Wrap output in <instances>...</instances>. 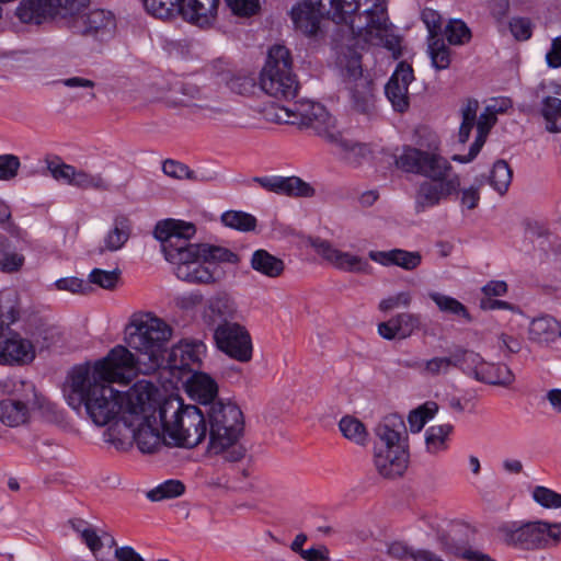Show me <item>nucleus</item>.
Returning a JSON list of instances; mask_svg holds the SVG:
<instances>
[{
    "mask_svg": "<svg viewBox=\"0 0 561 561\" xmlns=\"http://www.w3.org/2000/svg\"><path fill=\"white\" fill-rule=\"evenodd\" d=\"M136 364L135 355L127 347L116 345L104 358L96 360L93 367L88 364L75 367L70 375L69 405L75 410L83 405L98 426L106 425L118 415L123 421L127 391L122 393L111 383H129L130 377L127 374Z\"/></svg>",
    "mask_w": 561,
    "mask_h": 561,
    "instance_id": "1",
    "label": "nucleus"
},
{
    "mask_svg": "<svg viewBox=\"0 0 561 561\" xmlns=\"http://www.w3.org/2000/svg\"><path fill=\"white\" fill-rule=\"evenodd\" d=\"M325 14L336 24H345L354 38L365 42L387 30V8L381 0H302L289 11L294 28L309 38L322 35Z\"/></svg>",
    "mask_w": 561,
    "mask_h": 561,
    "instance_id": "2",
    "label": "nucleus"
},
{
    "mask_svg": "<svg viewBox=\"0 0 561 561\" xmlns=\"http://www.w3.org/2000/svg\"><path fill=\"white\" fill-rule=\"evenodd\" d=\"M196 233L192 222L168 218L156 224L153 237L160 242L164 259L175 266V275L187 283L209 284L214 273L204 264L237 263L231 250L208 243H192Z\"/></svg>",
    "mask_w": 561,
    "mask_h": 561,
    "instance_id": "3",
    "label": "nucleus"
},
{
    "mask_svg": "<svg viewBox=\"0 0 561 561\" xmlns=\"http://www.w3.org/2000/svg\"><path fill=\"white\" fill-rule=\"evenodd\" d=\"M157 390L150 382H137L127 391L124 424L133 431L142 453H154L160 446H172L158 415Z\"/></svg>",
    "mask_w": 561,
    "mask_h": 561,
    "instance_id": "4",
    "label": "nucleus"
},
{
    "mask_svg": "<svg viewBox=\"0 0 561 561\" xmlns=\"http://www.w3.org/2000/svg\"><path fill=\"white\" fill-rule=\"evenodd\" d=\"M158 415L163 432L173 446L193 448L207 436L206 410L186 405L178 396L163 399L158 404Z\"/></svg>",
    "mask_w": 561,
    "mask_h": 561,
    "instance_id": "5",
    "label": "nucleus"
},
{
    "mask_svg": "<svg viewBox=\"0 0 561 561\" xmlns=\"http://www.w3.org/2000/svg\"><path fill=\"white\" fill-rule=\"evenodd\" d=\"M378 442L374 447V465L387 479L401 477L409 463L408 431L398 414L385 416L375 427Z\"/></svg>",
    "mask_w": 561,
    "mask_h": 561,
    "instance_id": "6",
    "label": "nucleus"
},
{
    "mask_svg": "<svg viewBox=\"0 0 561 561\" xmlns=\"http://www.w3.org/2000/svg\"><path fill=\"white\" fill-rule=\"evenodd\" d=\"M499 539L513 548L522 550L546 549L556 546L561 537V524L543 520L504 522L496 527Z\"/></svg>",
    "mask_w": 561,
    "mask_h": 561,
    "instance_id": "7",
    "label": "nucleus"
},
{
    "mask_svg": "<svg viewBox=\"0 0 561 561\" xmlns=\"http://www.w3.org/2000/svg\"><path fill=\"white\" fill-rule=\"evenodd\" d=\"M266 119L277 124H291L312 128L318 135L333 139L334 119L327 108L313 101H296L288 106L272 105L265 111Z\"/></svg>",
    "mask_w": 561,
    "mask_h": 561,
    "instance_id": "8",
    "label": "nucleus"
},
{
    "mask_svg": "<svg viewBox=\"0 0 561 561\" xmlns=\"http://www.w3.org/2000/svg\"><path fill=\"white\" fill-rule=\"evenodd\" d=\"M125 333V341L130 348L148 356L152 364H158L172 335V329L163 320L146 313L134 317Z\"/></svg>",
    "mask_w": 561,
    "mask_h": 561,
    "instance_id": "9",
    "label": "nucleus"
},
{
    "mask_svg": "<svg viewBox=\"0 0 561 561\" xmlns=\"http://www.w3.org/2000/svg\"><path fill=\"white\" fill-rule=\"evenodd\" d=\"M290 51L283 45H274L268 49L264 68L261 71L262 90L278 100H290L296 96L299 84L291 69Z\"/></svg>",
    "mask_w": 561,
    "mask_h": 561,
    "instance_id": "10",
    "label": "nucleus"
},
{
    "mask_svg": "<svg viewBox=\"0 0 561 561\" xmlns=\"http://www.w3.org/2000/svg\"><path fill=\"white\" fill-rule=\"evenodd\" d=\"M209 435V449L213 453L225 450L237 443L244 430L242 411L234 403L214 402L206 409Z\"/></svg>",
    "mask_w": 561,
    "mask_h": 561,
    "instance_id": "11",
    "label": "nucleus"
},
{
    "mask_svg": "<svg viewBox=\"0 0 561 561\" xmlns=\"http://www.w3.org/2000/svg\"><path fill=\"white\" fill-rule=\"evenodd\" d=\"M479 102L474 99H469L461 107V124L458 131V140L460 144L468 141L471 130L477 126V136L473 144L469 148L467 154H455L453 160L460 163L471 162L481 151L485 144L486 137L491 128L495 125L499 113H504L505 107H496V105H488L484 111L477 118Z\"/></svg>",
    "mask_w": 561,
    "mask_h": 561,
    "instance_id": "12",
    "label": "nucleus"
},
{
    "mask_svg": "<svg viewBox=\"0 0 561 561\" xmlns=\"http://www.w3.org/2000/svg\"><path fill=\"white\" fill-rule=\"evenodd\" d=\"M144 5L158 19L182 15L184 20L204 26L215 20L219 0H144Z\"/></svg>",
    "mask_w": 561,
    "mask_h": 561,
    "instance_id": "13",
    "label": "nucleus"
},
{
    "mask_svg": "<svg viewBox=\"0 0 561 561\" xmlns=\"http://www.w3.org/2000/svg\"><path fill=\"white\" fill-rule=\"evenodd\" d=\"M437 150L438 141L436 139L432 140L430 151L404 147L402 153L396 159V164L404 172L419 174L432 181H446L456 173L453 172L449 161Z\"/></svg>",
    "mask_w": 561,
    "mask_h": 561,
    "instance_id": "14",
    "label": "nucleus"
},
{
    "mask_svg": "<svg viewBox=\"0 0 561 561\" xmlns=\"http://www.w3.org/2000/svg\"><path fill=\"white\" fill-rule=\"evenodd\" d=\"M16 398L0 401V421L11 427L20 426L27 422L30 410L42 409L43 402L38 397L35 386L31 381H12Z\"/></svg>",
    "mask_w": 561,
    "mask_h": 561,
    "instance_id": "15",
    "label": "nucleus"
},
{
    "mask_svg": "<svg viewBox=\"0 0 561 561\" xmlns=\"http://www.w3.org/2000/svg\"><path fill=\"white\" fill-rule=\"evenodd\" d=\"M217 347L229 357L247 363L252 358V341L249 332L234 322L220 323L214 332Z\"/></svg>",
    "mask_w": 561,
    "mask_h": 561,
    "instance_id": "16",
    "label": "nucleus"
},
{
    "mask_svg": "<svg viewBox=\"0 0 561 561\" xmlns=\"http://www.w3.org/2000/svg\"><path fill=\"white\" fill-rule=\"evenodd\" d=\"M73 34L106 41L113 37L116 30V18L112 11L94 9L68 22Z\"/></svg>",
    "mask_w": 561,
    "mask_h": 561,
    "instance_id": "17",
    "label": "nucleus"
},
{
    "mask_svg": "<svg viewBox=\"0 0 561 561\" xmlns=\"http://www.w3.org/2000/svg\"><path fill=\"white\" fill-rule=\"evenodd\" d=\"M311 247L314 249L317 254L337 270L348 273H371L373 267L366 259L350 252H343L334 248L328 240L316 238L311 241Z\"/></svg>",
    "mask_w": 561,
    "mask_h": 561,
    "instance_id": "18",
    "label": "nucleus"
},
{
    "mask_svg": "<svg viewBox=\"0 0 561 561\" xmlns=\"http://www.w3.org/2000/svg\"><path fill=\"white\" fill-rule=\"evenodd\" d=\"M460 187V178L453 174L451 179L446 181H425L420 184L415 195L416 213L425 211L428 208L437 206L442 201L446 199Z\"/></svg>",
    "mask_w": 561,
    "mask_h": 561,
    "instance_id": "19",
    "label": "nucleus"
},
{
    "mask_svg": "<svg viewBox=\"0 0 561 561\" xmlns=\"http://www.w3.org/2000/svg\"><path fill=\"white\" fill-rule=\"evenodd\" d=\"M205 345L201 341H181L174 345L168 356V367L175 375L179 373H196L202 365Z\"/></svg>",
    "mask_w": 561,
    "mask_h": 561,
    "instance_id": "20",
    "label": "nucleus"
},
{
    "mask_svg": "<svg viewBox=\"0 0 561 561\" xmlns=\"http://www.w3.org/2000/svg\"><path fill=\"white\" fill-rule=\"evenodd\" d=\"M413 69L405 61H400L385 87L387 99L397 112L403 113L409 107V85L413 81Z\"/></svg>",
    "mask_w": 561,
    "mask_h": 561,
    "instance_id": "21",
    "label": "nucleus"
},
{
    "mask_svg": "<svg viewBox=\"0 0 561 561\" xmlns=\"http://www.w3.org/2000/svg\"><path fill=\"white\" fill-rule=\"evenodd\" d=\"M263 188L290 197H312L316 190L298 176H256L253 179Z\"/></svg>",
    "mask_w": 561,
    "mask_h": 561,
    "instance_id": "22",
    "label": "nucleus"
},
{
    "mask_svg": "<svg viewBox=\"0 0 561 561\" xmlns=\"http://www.w3.org/2000/svg\"><path fill=\"white\" fill-rule=\"evenodd\" d=\"M422 316L414 312H400L391 317L388 321L378 324V333L388 341L405 340L413 335L415 331L421 330Z\"/></svg>",
    "mask_w": 561,
    "mask_h": 561,
    "instance_id": "23",
    "label": "nucleus"
},
{
    "mask_svg": "<svg viewBox=\"0 0 561 561\" xmlns=\"http://www.w3.org/2000/svg\"><path fill=\"white\" fill-rule=\"evenodd\" d=\"M561 94V85L553 81H542L537 89V96L542 99L540 113L546 122V129L550 133H558L560 128L557 121L561 117V100L558 96Z\"/></svg>",
    "mask_w": 561,
    "mask_h": 561,
    "instance_id": "24",
    "label": "nucleus"
},
{
    "mask_svg": "<svg viewBox=\"0 0 561 561\" xmlns=\"http://www.w3.org/2000/svg\"><path fill=\"white\" fill-rule=\"evenodd\" d=\"M368 257L382 266H398L405 271L416 270L422 263V255L419 251H407L398 248L389 251L371 250Z\"/></svg>",
    "mask_w": 561,
    "mask_h": 561,
    "instance_id": "25",
    "label": "nucleus"
},
{
    "mask_svg": "<svg viewBox=\"0 0 561 561\" xmlns=\"http://www.w3.org/2000/svg\"><path fill=\"white\" fill-rule=\"evenodd\" d=\"M2 364H27L35 357L34 345L19 333H4Z\"/></svg>",
    "mask_w": 561,
    "mask_h": 561,
    "instance_id": "26",
    "label": "nucleus"
},
{
    "mask_svg": "<svg viewBox=\"0 0 561 561\" xmlns=\"http://www.w3.org/2000/svg\"><path fill=\"white\" fill-rule=\"evenodd\" d=\"M57 15L55 0H22L16 16L23 23L42 24Z\"/></svg>",
    "mask_w": 561,
    "mask_h": 561,
    "instance_id": "27",
    "label": "nucleus"
},
{
    "mask_svg": "<svg viewBox=\"0 0 561 561\" xmlns=\"http://www.w3.org/2000/svg\"><path fill=\"white\" fill-rule=\"evenodd\" d=\"M348 72L350 78H353L348 82V90L354 107L360 113H369L373 107L371 83L363 78L359 65L348 69Z\"/></svg>",
    "mask_w": 561,
    "mask_h": 561,
    "instance_id": "28",
    "label": "nucleus"
},
{
    "mask_svg": "<svg viewBox=\"0 0 561 561\" xmlns=\"http://www.w3.org/2000/svg\"><path fill=\"white\" fill-rule=\"evenodd\" d=\"M186 390L188 394L198 400L206 410L209 408V403H214L213 400L218 393V386L207 374L196 371L187 380Z\"/></svg>",
    "mask_w": 561,
    "mask_h": 561,
    "instance_id": "29",
    "label": "nucleus"
},
{
    "mask_svg": "<svg viewBox=\"0 0 561 561\" xmlns=\"http://www.w3.org/2000/svg\"><path fill=\"white\" fill-rule=\"evenodd\" d=\"M427 297L435 304L438 311L443 314L462 320L466 323H471L473 321V317L469 312L468 308L458 299L434 290L428 291Z\"/></svg>",
    "mask_w": 561,
    "mask_h": 561,
    "instance_id": "30",
    "label": "nucleus"
},
{
    "mask_svg": "<svg viewBox=\"0 0 561 561\" xmlns=\"http://www.w3.org/2000/svg\"><path fill=\"white\" fill-rule=\"evenodd\" d=\"M528 334L529 339L538 344H549L561 335V325L552 317H539L530 322Z\"/></svg>",
    "mask_w": 561,
    "mask_h": 561,
    "instance_id": "31",
    "label": "nucleus"
},
{
    "mask_svg": "<svg viewBox=\"0 0 561 561\" xmlns=\"http://www.w3.org/2000/svg\"><path fill=\"white\" fill-rule=\"evenodd\" d=\"M474 379L489 385L508 386L514 381V374L507 365L493 364L483 359L479 370L476 371Z\"/></svg>",
    "mask_w": 561,
    "mask_h": 561,
    "instance_id": "32",
    "label": "nucleus"
},
{
    "mask_svg": "<svg viewBox=\"0 0 561 561\" xmlns=\"http://www.w3.org/2000/svg\"><path fill=\"white\" fill-rule=\"evenodd\" d=\"M131 234V222L126 215H116L113 228L104 237V249L111 252L122 249Z\"/></svg>",
    "mask_w": 561,
    "mask_h": 561,
    "instance_id": "33",
    "label": "nucleus"
},
{
    "mask_svg": "<svg viewBox=\"0 0 561 561\" xmlns=\"http://www.w3.org/2000/svg\"><path fill=\"white\" fill-rule=\"evenodd\" d=\"M250 265L257 273L271 278L280 276L285 270L284 261L264 249L253 252Z\"/></svg>",
    "mask_w": 561,
    "mask_h": 561,
    "instance_id": "34",
    "label": "nucleus"
},
{
    "mask_svg": "<svg viewBox=\"0 0 561 561\" xmlns=\"http://www.w3.org/2000/svg\"><path fill=\"white\" fill-rule=\"evenodd\" d=\"M334 142L340 149L342 159L351 165H359L370 153L366 144L355 142L350 139L342 138L333 133V139H328Z\"/></svg>",
    "mask_w": 561,
    "mask_h": 561,
    "instance_id": "35",
    "label": "nucleus"
},
{
    "mask_svg": "<svg viewBox=\"0 0 561 561\" xmlns=\"http://www.w3.org/2000/svg\"><path fill=\"white\" fill-rule=\"evenodd\" d=\"M236 314V305L232 299L226 295H219L209 300L208 308L205 310L204 317L210 323L230 322Z\"/></svg>",
    "mask_w": 561,
    "mask_h": 561,
    "instance_id": "36",
    "label": "nucleus"
},
{
    "mask_svg": "<svg viewBox=\"0 0 561 561\" xmlns=\"http://www.w3.org/2000/svg\"><path fill=\"white\" fill-rule=\"evenodd\" d=\"M20 317L19 294L11 288L0 291V327L8 328Z\"/></svg>",
    "mask_w": 561,
    "mask_h": 561,
    "instance_id": "37",
    "label": "nucleus"
},
{
    "mask_svg": "<svg viewBox=\"0 0 561 561\" xmlns=\"http://www.w3.org/2000/svg\"><path fill=\"white\" fill-rule=\"evenodd\" d=\"M482 360V356L472 350L460 346L454 350V368L460 369L472 378L476 377V371L479 370Z\"/></svg>",
    "mask_w": 561,
    "mask_h": 561,
    "instance_id": "38",
    "label": "nucleus"
},
{
    "mask_svg": "<svg viewBox=\"0 0 561 561\" xmlns=\"http://www.w3.org/2000/svg\"><path fill=\"white\" fill-rule=\"evenodd\" d=\"M220 219L226 227L241 232L254 231L257 226V219L242 210H227Z\"/></svg>",
    "mask_w": 561,
    "mask_h": 561,
    "instance_id": "39",
    "label": "nucleus"
},
{
    "mask_svg": "<svg viewBox=\"0 0 561 561\" xmlns=\"http://www.w3.org/2000/svg\"><path fill=\"white\" fill-rule=\"evenodd\" d=\"M450 424L433 425L425 432L426 450L431 454L447 449V437L453 432Z\"/></svg>",
    "mask_w": 561,
    "mask_h": 561,
    "instance_id": "40",
    "label": "nucleus"
},
{
    "mask_svg": "<svg viewBox=\"0 0 561 561\" xmlns=\"http://www.w3.org/2000/svg\"><path fill=\"white\" fill-rule=\"evenodd\" d=\"M342 435L357 445L365 446L368 440V433L365 425L356 417L346 415L339 423Z\"/></svg>",
    "mask_w": 561,
    "mask_h": 561,
    "instance_id": "41",
    "label": "nucleus"
},
{
    "mask_svg": "<svg viewBox=\"0 0 561 561\" xmlns=\"http://www.w3.org/2000/svg\"><path fill=\"white\" fill-rule=\"evenodd\" d=\"M185 492V485L182 481L170 479L147 492V499L151 502H160L181 496Z\"/></svg>",
    "mask_w": 561,
    "mask_h": 561,
    "instance_id": "42",
    "label": "nucleus"
},
{
    "mask_svg": "<svg viewBox=\"0 0 561 561\" xmlns=\"http://www.w3.org/2000/svg\"><path fill=\"white\" fill-rule=\"evenodd\" d=\"M513 171L505 160H497L489 176L490 185L500 194L504 195L512 182Z\"/></svg>",
    "mask_w": 561,
    "mask_h": 561,
    "instance_id": "43",
    "label": "nucleus"
},
{
    "mask_svg": "<svg viewBox=\"0 0 561 561\" xmlns=\"http://www.w3.org/2000/svg\"><path fill=\"white\" fill-rule=\"evenodd\" d=\"M438 411V404L434 401H426L409 413L408 422L413 433H419L424 425L432 420Z\"/></svg>",
    "mask_w": 561,
    "mask_h": 561,
    "instance_id": "44",
    "label": "nucleus"
},
{
    "mask_svg": "<svg viewBox=\"0 0 561 561\" xmlns=\"http://www.w3.org/2000/svg\"><path fill=\"white\" fill-rule=\"evenodd\" d=\"M428 55L432 66L437 70L447 69L450 65V50L443 37L428 39Z\"/></svg>",
    "mask_w": 561,
    "mask_h": 561,
    "instance_id": "45",
    "label": "nucleus"
},
{
    "mask_svg": "<svg viewBox=\"0 0 561 561\" xmlns=\"http://www.w3.org/2000/svg\"><path fill=\"white\" fill-rule=\"evenodd\" d=\"M71 185L81 190L108 191L110 183L100 173H89L83 170L75 171Z\"/></svg>",
    "mask_w": 561,
    "mask_h": 561,
    "instance_id": "46",
    "label": "nucleus"
},
{
    "mask_svg": "<svg viewBox=\"0 0 561 561\" xmlns=\"http://www.w3.org/2000/svg\"><path fill=\"white\" fill-rule=\"evenodd\" d=\"M444 35L450 45H463L471 39V31L461 20H450Z\"/></svg>",
    "mask_w": 561,
    "mask_h": 561,
    "instance_id": "47",
    "label": "nucleus"
},
{
    "mask_svg": "<svg viewBox=\"0 0 561 561\" xmlns=\"http://www.w3.org/2000/svg\"><path fill=\"white\" fill-rule=\"evenodd\" d=\"M47 170L56 181H62L71 185L76 168L65 163L60 157L54 156L46 159Z\"/></svg>",
    "mask_w": 561,
    "mask_h": 561,
    "instance_id": "48",
    "label": "nucleus"
},
{
    "mask_svg": "<svg viewBox=\"0 0 561 561\" xmlns=\"http://www.w3.org/2000/svg\"><path fill=\"white\" fill-rule=\"evenodd\" d=\"M121 276L119 270L105 271L101 268H94L89 274V283L95 284L104 289H114L118 283Z\"/></svg>",
    "mask_w": 561,
    "mask_h": 561,
    "instance_id": "49",
    "label": "nucleus"
},
{
    "mask_svg": "<svg viewBox=\"0 0 561 561\" xmlns=\"http://www.w3.org/2000/svg\"><path fill=\"white\" fill-rule=\"evenodd\" d=\"M55 3L57 15L68 19L69 22L81 15V12L88 8L90 0H55Z\"/></svg>",
    "mask_w": 561,
    "mask_h": 561,
    "instance_id": "50",
    "label": "nucleus"
},
{
    "mask_svg": "<svg viewBox=\"0 0 561 561\" xmlns=\"http://www.w3.org/2000/svg\"><path fill=\"white\" fill-rule=\"evenodd\" d=\"M533 500L545 508L561 507V494L546 486L537 485L531 492Z\"/></svg>",
    "mask_w": 561,
    "mask_h": 561,
    "instance_id": "51",
    "label": "nucleus"
},
{
    "mask_svg": "<svg viewBox=\"0 0 561 561\" xmlns=\"http://www.w3.org/2000/svg\"><path fill=\"white\" fill-rule=\"evenodd\" d=\"M454 367V352L450 356H436L423 362L422 369L431 376L447 374Z\"/></svg>",
    "mask_w": 561,
    "mask_h": 561,
    "instance_id": "52",
    "label": "nucleus"
},
{
    "mask_svg": "<svg viewBox=\"0 0 561 561\" xmlns=\"http://www.w3.org/2000/svg\"><path fill=\"white\" fill-rule=\"evenodd\" d=\"M228 88L240 95H248L253 92L255 88V78L249 75H233L227 81Z\"/></svg>",
    "mask_w": 561,
    "mask_h": 561,
    "instance_id": "53",
    "label": "nucleus"
},
{
    "mask_svg": "<svg viewBox=\"0 0 561 561\" xmlns=\"http://www.w3.org/2000/svg\"><path fill=\"white\" fill-rule=\"evenodd\" d=\"M21 162L18 156L0 154V181H10L18 175Z\"/></svg>",
    "mask_w": 561,
    "mask_h": 561,
    "instance_id": "54",
    "label": "nucleus"
},
{
    "mask_svg": "<svg viewBox=\"0 0 561 561\" xmlns=\"http://www.w3.org/2000/svg\"><path fill=\"white\" fill-rule=\"evenodd\" d=\"M81 540L99 561H110V553L100 549L101 535L93 527L83 531Z\"/></svg>",
    "mask_w": 561,
    "mask_h": 561,
    "instance_id": "55",
    "label": "nucleus"
},
{
    "mask_svg": "<svg viewBox=\"0 0 561 561\" xmlns=\"http://www.w3.org/2000/svg\"><path fill=\"white\" fill-rule=\"evenodd\" d=\"M421 20L427 27L428 39L440 37V35H442V16L437 11L430 9V8H425L421 12Z\"/></svg>",
    "mask_w": 561,
    "mask_h": 561,
    "instance_id": "56",
    "label": "nucleus"
},
{
    "mask_svg": "<svg viewBox=\"0 0 561 561\" xmlns=\"http://www.w3.org/2000/svg\"><path fill=\"white\" fill-rule=\"evenodd\" d=\"M412 302V295L410 291H400L396 295L383 298L379 302V310L387 312L396 308H408Z\"/></svg>",
    "mask_w": 561,
    "mask_h": 561,
    "instance_id": "57",
    "label": "nucleus"
},
{
    "mask_svg": "<svg viewBox=\"0 0 561 561\" xmlns=\"http://www.w3.org/2000/svg\"><path fill=\"white\" fill-rule=\"evenodd\" d=\"M510 31L517 41H527L533 35V23L528 18H513L510 21Z\"/></svg>",
    "mask_w": 561,
    "mask_h": 561,
    "instance_id": "58",
    "label": "nucleus"
},
{
    "mask_svg": "<svg viewBox=\"0 0 561 561\" xmlns=\"http://www.w3.org/2000/svg\"><path fill=\"white\" fill-rule=\"evenodd\" d=\"M162 171L165 175L173 179L190 180L191 169L188 168V165L173 159H167L163 161Z\"/></svg>",
    "mask_w": 561,
    "mask_h": 561,
    "instance_id": "59",
    "label": "nucleus"
},
{
    "mask_svg": "<svg viewBox=\"0 0 561 561\" xmlns=\"http://www.w3.org/2000/svg\"><path fill=\"white\" fill-rule=\"evenodd\" d=\"M231 11L240 16L253 15L259 9V0H226Z\"/></svg>",
    "mask_w": 561,
    "mask_h": 561,
    "instance_id": "60",
    "label": "nucleus"
},
{
    "mask_svg": "<svg viewBox=\"0 0 561 561\" xmlns=\"http://www.w3.org/2000/svg\"><path fill=\"white\" fill-rule=\"evenodd\" d=\"M56 287L59 290H68L73 294H85L90 289V285L84 283L83 279L78 277H64L56 282Z\"/></svg>",
    "mask_w": 561,
    "mask_h": 561,
    "instance_id": "61",
    "label": "nucleus"
},
{
    "mask_svg": "<svg viewBox=\"0 0 561 561\" xmlns=\"http://www.w3.org/2000/svg\"><path fill=\"white\" fill-rule=\"evenodd\" d=\"M416 550H412L408 545L401 541H393L387 546V554L397 560H405L408 558L413 560V554Z\"/></svg>",
    "mask_w": 561,
    "mask_h": 561,
    "instance_id": "62",
    "label": "nucleus"
},
{
    "mask_svg": "<svg viewBox=\"0 0 561 561\" xmlns=\"http://www.w3.org/2000/svg\"><path fill=\"white\" fill-rule=\"evenodd\" d=\"M447 552L454 554L455 557H460L467 561H495L491 559L488 554H484L480 551H476L472 549L462 550L459 547H447Z\"/></svg>",
    "mask_w": 561,
    "mask_h": 561,
    "instance_id": "63",
    "label": "nucleus"
},
{
    "mask_svg": "<svg viewBox=\"0 0 561 561\" xmlns=\"http://www.w3.org/2000/svg\"><path fill=\"white\" fill-rule=\"evenodd\" d=\"M447 552L454 554L455 557H460L467 561H495L491 559L488 554H484L480 551H476L472 549L462 550L459 547H447Z\"/></svg>",
    "mask_w": 561,
    "mask_h": 561,
    "instance_id": "64",
    "label": "nucleus"
}]
</instances>
